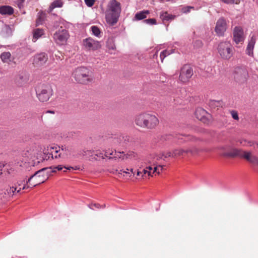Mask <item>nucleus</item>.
Here are the masks:
<instances>
[{"label":"nucleus","mask_w":258,"mask_h":258,"mask_svg":"<svg viewBox=\"0 0 258 258\" xmlns=\"http://www.w3.org/2000/svg\"><path fill=\"white\" fill-rule=\"evenodd\" d=\"M2 35L4 37L10 36L12 34V30L11 28L8 25H5L1 31Z\"/></svg>","instance_id":"obj_29"},{"label":"nucleus","mask_w":258,"mask_h":258,"mask_svg":"<svg viewBox=\"0 0 258 258\" xmlns=\"http://www.w3.org/2000/svg\"><path fill=\"white\" fill-rule=\"evenodd\" d=\"M227 24L226 20L221 17L219 19L216 23L215 28V31L218 36H224L225 32L227 29Z\"/></svg>","instance_id":"obj_12"},{"label":"nucleus","mask_w":258,"mask_h":258,"mask_svg":"<svg viewBox=\"0 0 258 258\" xmlns=\"http://www.w3.org/2000/svg\"><path fill=\"white\" fill-rule=\"evenodd\" d=\"M144 22L147 24L151 25L156 24V20L153 18L145 20Z\"/></svg>","instance_id":"obj_42"},{"label":"nucleus","mask_w":258,"mask_h":258,"mask_svg":"<svg viewBox=\"0 0 258 258\" xmlns=\"http://www.w3.org/2000/svg\"><path fill=\"white\" fill-rule=\"evenodd\" d=\"M41 150H42L41 145L38 144H34L21 153L19 155V160H21L22 163L24 162V165H25L27 162L32 159L33 157H36L37 158L38 152H39Z\"/></svg>","instance_id":"obj_5"},{"label":"nucleus","mask_w":258,"mask_h":258,"mask_svg":"<svg viewBox=\"0 0 258 258\" xmlns=\"http://www.w3.org/2000/svg\"><path fill=\"white\" fill-rule=\"evenodd\" d=\"M193 75L192 68L188 65H184L180 70L179 80L182 82H186Z\"/></svg>","instance_id":"obj_14"},{"label":"nucleus","mask_w":258,"mask_h":258,"mask_svg":"<svg viewBox=\"0 0 258 258\" xmlns=\"http://www.w3.org/2000/svg\"><path fill=\"white\" fill-rule=\"evenodd\" d=\"M64 167H66V166H62V165H58L57 166H55L54 167H53V169L52 170L51 169V170H55V169H57V170H61L63 168H64ZM50 169H51V168H50Z\"/></svg>","instance_id":"obj_51"},{"label":"nucleus","mask_w":258,"mask_h":258,"mask_svg":"<svg viewBox=\"0 0 258 258\" xmlns=\"http://www.w3.org/2000/svg\"><path fill=\"white\" fill-rule=\"evenodd\" d=\"M146 129L152 130L155 128L159 124L157 117L149 112H146Z\"/></svg>","instance_id":"obj_16"},{"label":"nucleus","mask_w":258,"mask_h":258,"mask_svg":"<svg viewBox=\"0 0 258 258\" xmlns=\"http://www.w3.org/2000/svg\"><path fill=\"white\" fill-rule=\"evenodd\" d=\"M82 43L85 49L89 50H96L101 47L100 42L90 37L83 39Z\"/></svg>","instance_id":"obj_13"},{"label":"nucleus","mask_w":258,"mask_h":258,"mask_svg":"<svg viewBox=\"0 0 258 258\" xmlns=\"http://www.w3.org/2000/svg\"><path fill=\"white\" fill-rule=\"evenodd\" d=\"M122 172H123V173H126V174H127V173H129L128 172H127V171H122V170H120V171L118 172V174H121Z\"/></svg>","instance_id":"obj_59"},{"label":"nucleus","mask_w":258,"mask_h":258,"mask_svg":"<svg viewBox=\"0 0 258 258\" xmlns=\"http://www.w3.org/2000/svg\"><path fill=\"white\" fill-rule=\"evenodd\" d=\"M44 30L42 29L37 28L33 31V41L35 42L38 39L44 35Z\"/></svg>","instance_id":"obj_30"},{"label":"nucleus","mask_w":258,"mask_h":258,"mask_svg":"<svg viewBox=\"0 0 258 258\" xmlns=\"http://www.w3.org/2000/svg\"><path fill=\"white\" fill-rule=\"evenodd\" d=\"M217 50L222 58L230 59L233 55V47L229 41H222L218 44Z\"/></svg>","instance_id":"obj_6"},{"label":"nucleus","mask_w":258,"mask_h":258,"mask_svg":"<svg viewBox=\"0 0 258 258\" xmlns=\"http://www.w3.org/2000/svg\"><path fill=\"white\" fill-rule=\"evenodd\" d=\"M69 37L70 35L68 31L61 28L54 33L53 37L56 44L64 45L67 43Z\"/></svg>","instance_id":"obj_9"},{"label":"nucleus","mask_w":258,"mask_h":258,"mask_svg":"<svg viewBox=\"0 0 258 258\" xmlns=\"http://www.w3.org/2000/svg\"><path fill=\"white\" fill-rule=\"evenodd\" d=\"M121 11L120 4L116 0H111L105 12L106 22L112 26L115 24L118 21Z\"/></svg>","instance_id":"obj_1"},{"label":"nucleus","mask_w":258,"mask_h":258,"mask_svg":"<svg viewBox=\"0 0 258 258\" xmlns=\"http://www.w3.org/2000/svg\"><path fill=\"white\" fill-rule=\"evenodd\" d=\"M191 9H194V7L191 6H187L182 8V12L184 13H187L190 11Z\"/></svg>","instance_id":"obj_50"},{"label":"nucleus","mask_w":258,"mask_h":258,"mask_svg":"<svg viewBox=\"0 0 258 258\" xmlns=\"http://www.w3.org/2000/svg\"><path fill=\"white\" fill-rule=\"evenodd\" d=\"M197 42L198 44H201L202 43V42H201L200 41H198Z\"/></svg>","instance_id":"obj_64"},{"label":"nucleus","mask_w":258,"mask_h":258,"mask_svg":"<svg viewBox=\"0 0 258 258\" xmlns=\"http://www.w3.org/2000/svg\"><path fill=\"white\" fill-rule=\"evenodd\" d=\"M85 4L89 7H92L95 2V0H84Z\"/></svg>","instance_id":"obj_47"},{"label":"nucleus","mask_w":258,"mask_h":258,"mask_svg":"<svg viewBox=\"0 0 258 258\" xmlns=\"http://www.w3.org/2000/svg\"><path fill=\"white\" fill-rule=\"evenodd\" d=\"M37 96L41 102L48 101L53 94V90L49 85H43L36 90Z\"/></svg>","instance_id":"obj_8"},{"label":"nucleus","mask_w":258,"mask_h":258,"mask_svg":"<svg viewBox=\"0 0 258 258\" xmlns=\"http://www.w3.org/2000/svg\"><path fill=\"white\" fill-rule=\"evenodd\" d=\"M106 46L109 50H114L116 48L114 41L113 38H109L106 42Z\"/></svg>","instance_id":"obj_35"},{"label":"nucleus","mask_w":258,"mask_h":258,"mask_svg":"<svg viewBox=\"0 0 258 258\" xmlns=\"http://www.w3.org/2000/svg\"><path fill=\"white\" fill-rule=\"evenodd\" d=\"M4 165L0 164V175L2 174V169L4 167Z\"/></svg>","instance_id":"obj_57"},{"label":"nucleus","mask_w":258,"mask_h":258,"mask_svg":"<svg viewBox=\"0 0 258 258\" xmlns=\"http://www.w3.org/2000/svg\"><path fill=\"white\" fill-rule=\"evenodd\" d=\"M48 112L53 113L54 111H48Z\"/></svg>","instance_id":"obj_63"},{"label":"nucleus","mask_w":258,"mask_h":258,"mask_svg":"<svg viewBox=\"0 0 258 258\" xmlns=\"http://www.w3.org/2000/svg\"><path fill=\"white\" fill-rule=\"evenodd\" d=\"M44 20V16L43 15H39L38 18L36 20V25H39L41 24Z\"/></svg>","instance_id":"obj_49"},{"label":"nucleus","mask_w":258,"mask_h":258,"mask_svg":"<svg viewBox=\"0 0 258 258\" xmlns=\"http://www.w3.org/2000/svg\"><path fill=\"white\" fill-rule=\"evenodd\" d=\"M186 150H189L190 151L188 152L187 154H191V155H194L195 154H197L198 152V150L196 148H186Z\"/></svg>","instance_id":"obj_48"},{"label":"nucleus","mask_w":258,"mask_h":258,"mask_svg":"<svg viewBox=\"0 0 258 258\" xmlns=\"http://www.w3.org/2000/svg\"><path fill=\"white\" fill-rule=\"evenodd\" d=\"M95 152L93 153V155H94L95 157H94L95 159H97V158L101 159H105V157L108 158V155H112L113 154V152L111 151V152H109L108 150L104 151L105 154L103 155V153L100 151L99 150L94 149Z\"/></svg>","instance_id":"obj_24"},{"label":"nucleus","mask_w":258,"mask_h":258,"mask_svg":"<svg viewBox=\"0 0 258 258\" xmlns=\"http://www.w3.org/2000/svg\"><path fill=\"white\" fill-rule=\"evenodd\" d=\"M160 17L163 21H165L173 20L175 16L169 14L167 12H164L160 13Z\"/></svg>","instance_id":"obj_33"},{"label":"nucleus","mask_w":258,"mask_h":258,"mask_svg":"<svg viewBox=\"0 0 258 258\" xmlns=\"http://www.w3.org/2000/svg\"><path fill=\"white\" fill-rule=\"evenodd\" d=\"M65 169L66 170H70L71 169H74V170H77V169H79V167H77V166H75V167H71V166H70V167H64Z\"/></svg>","instance_id":"obj_53"},{"label":"nucleus","mask_w":258,"mask_h":258,"mask_svg":"<svg viewBox=\"0 0 258 258\" xmlns=\"http://www.w3.org/2000/svg\"><path fill=\"white\" fill-rule=\"evenodd\" d=\"M143 172H144V174H146V173H148V175H149V176H152V175H151V171H148V170H147V168H146V169H144L143 170Z\"/></svg>","instance_id":"obj_55"},{"label":"nucleus","mask_w":258,"mask_h":258,"mask_svg":"<svg viewBox=\"0 0 258 258\" xmlns=\"http://www.w3.org/2000/svg\"><path fill=\"white\" fill-rule=\"evenodd\" d=\"M221 102L219 101H215V100H212V101H211L210 103H209V105L211 107H218L220 105H221Z\"/></svg>","instance_id":"obj_40"},{"label":"nucleus","mask_w":258,"mask_h":258,"mask_svg":"<svg viewBox=\"0 0 258 258\" xmlns=\"http://www.w3.org/2000/svg\"><path fill=\"white\" fill-rule=\"evenodd\" d=\"M142 174V172L138 171L137 173V176H139V175H140V174Z\"/></svg>","instance_id":"obj_61"},{"label":"nucleus","mask_w":258,"mask_h":258,"mask_svg":"<svg viewBox=\"0 0 258 258\" xmlns=\"http://www.w3.org/2000/svg\"><path fill=\"white\" fill-rule=\"evenodd\" d=\"M73 76L77 82L83 84L92 82L93 79L92 72L85 67L76 69L73 73Z\"/></svg>","instance_id":"obj_3"},{"label":"nucleus","mask_w":258,"mask_h":258,"mask_svg":"<svg viewBox=\"0 0 258 258\" xmlns=\"http://www.w3.org/2000/svg\"><path fill=\"white\" fill-rule=\"evenodd\" d=\"M33 186L29 184V181H28V179L23 184V185L21 187V190L22 189H27L28 188L32 187Z\"/></svg>","instance_id":"obj_44"},{"label":"nucleus","mask_w":258,"mask_h":258,"mask_svg":"<svg viewBox=\"0 0 258 258\" xmlns=\"http://www.w3.org/2000/svg\"><path fill=\"white\" fill-rule=\"evenodd\" d=\"M254 144V143L252 142H248L247 143V146H253Z\"/></svg>","instance_id":"obj_58"},{"label":"nucleus","mask_w":258,"mask_h":258,"mask_svg":"<svg viewBox=\"0 0 258 258\" xmlns=\"http://www.w3.org/2000/svg\"><path fill=\"white\" fill-rule=\"evenodd\" d=\"M26 180V179L19 180L17 182L8 185L0 192L1 199L9 200L19 194L21 191L22 186Z\"/></svg>","instance_id":"obj_2"},{"label":"nucleus","mask_w":258,"mask_h":258,"mask_svg":"<svg viewBox=\"0 0 258 258\" xmlns=\"http://www.w3.org/2000/svg\"><path fill=\"white\" fill-rule=\"evenodd\" d=\"M92 206L95 207L97 208H100L101 207V206L99 204H94L92 205ZM105 207V205H103L102 206V208H104Z\"/></svg>","instance_id":"obj_54"},{"label":"nucleus","mask_w":258,"mask_h":258,"mask_svg":"<svg viewBox=\"0 0 258 258\" xmlns=\"http://www.w3.org/2000/svg\"><path fill=\"white\" fill-rule=\"evenodd\" d=\"M55 170H51L50 168H43L35 172L28 179L29 184L33 187L42 183L45 181L48 178V175L51 172H54Z\"/></svg>","instance_id":"obj_4"},{"label":"nucleus","mask_w":258,"mask_h":258,"mask_svg":"<svg viewBox=\"0 0 258 258\" xmlns=\"http://www.w3.org/2000/svg\"><path fill=\"white\" fill-rule=\"evenodd\" d=\"M169 52L167 50H165L162 51L160 55V59L161 60V61L163 62V59L165 58V57L168 55L169 54Z\"/></svg>","instance_id":"obj_41"},{"label":"nucleus","mask_w":258,"mask_h":258,"mask_svg":"<svg viewBox=\"0 0 258 258\" xmlns=\"http://www.w3.org/2000/svg\"><path fill=\"white\" fill-rule=\"evenodd\" d=\"M150 13L148 10L142 11L137 13L135 16V18L137 20H141L147 17V15Z\"/></svg>","instance_id":"obj_32"},{"label":"nucleus","mask_w":258,"mask_h":258,"mask_svg":"<svg viewBox=\"0 0 258 258\" xmlns=\"http://www.w3.org/2000/svg\"><path fill=\"white\" fill-rule=\"evenodd\" d=\"M233 41L236 44H242L245 38L243 28L240 26H235L232 31Z\"/></svg>","instance_id":"obj_10"},{"label":"nucleus","mask_w":258,"mask_h":258,"mask_svg":"<svg viewBox=\"0 0 258 258\" xmlns=\"http://www.w3.org/2000/svg\"><path fill=\"white\" fill-rule=\"evenodd\" d=\"M109 159H120L121 160H125V152H115V154L113 157L109 156L108 157Z\"/></svg>","instance_id":"obj_34"},{"label":"nucleus","mask_w":258,"mask_h":258,"mask_svg":"<svg viewBox=\"0 0 258 258\" xmlns=\"http://www.w3.org/2000/svg\"><path fill=\"white\" fill-rule=\"evenodd\" d=\"M172 139V135H164L162 136L161 138V140L163 142L166 141H171Z\"/></svg>","instance_id":"obj_45"},{"label":"nucleus","mask_w":258,"mask_h":258,"mask_svg":"<svg viewBox=\"0 0 258 258\" xmlns=\"http://www.w3.org/2000/svg\"><path fill=\"white\" fill-rule=\"evenodd\" d=\"M48 60V55L44 52L35 54L33 57V64L35 67L43 66Z\"/></svg>","instance_id":"obj_17"},{"label":"nucleus","mask_w":258,"mask_h":258,"mask_svg":"<svg viewBox=\"0 0 258 258\" xmlns=\"http://www.w3.org/2000/svg\"><path fill=\"white\" fill-rule=\"evenodd\" d=\"M20 3L22 4L24 2L25 0H17Z\"/></svg>","instance_id":"obj_62"},{"label":"nucleus","mask_w":258,"mask_h":258,"mask_svg":"<svg viewBox=\"0 0 258 258\" xmlns=\"http://www.w3.org/2000/svg\"><path fill=\"white\" fill-rule=\"evenodd\" d=\"M0 58L4 63L8 64H10L14 59V58L12 56L10 52H3L0 55Z\"/></svg>","instance_id":"obj_25"},{"label":"nucleus","mask_w":258,"mask_h":258,"mask_svg":"<svg viewBox=\"0 0 258 258\" xmlns=\"http://www.w3.org/2000/svg\"><path fill=\"white\" fill-rule=\"evenodd\" d=\"M155 167H154V168L153 173L156 172L158 174H160V171H158V166L157 165V164L156 165H155Z\"/></svg>","instance_id":"obj_52"},{"label":"nucleus","mask_w":258,"mask_h":258,"mask_svg":"<svg viewBox=\"0 0 258 258\" xmlns=\"http://www.w3.org/2000/svg\"><path fill=\"white\" fill-rule=\"evenodd\" d=\"M91 30L92 32V33L97 37H99L100 34V29L95 26H93L91 27Z\"/></svg>","instance_id":"obj_38"},{"label":"nucleus","mask_w":258,"mask_h":258,"mask_svg":"<svg viewBox=\"0 0 258 258\" xmlns=\"http://www.w3.org/2000/svg\"><path fill=\"white\" fill-rule=\"evenodd\" d=\"M162 157H164L162 156V153L159 155H150L145 159V163H148L153 165H156V164L157 163V161L162 159Z\"/></svg>","instance_id":"obj_23"},{"label":"nucleus","mask_w":258,"mask_h":258,"mask_svg":"<svg viewBox=\"0 0 258 258\" xmlns=\"http://www.w3.org/2000/svg\"><path fill=\"white\" fill-rule=\"evenodd\" d=\"M137 156V154L133 151H128L126 153H125V159L135 158Z\"/></svg>","instance_id":"obj_37"},{"label":"nucleus","mask_w":258,"mask_h":258,"mask_svg":"<svg viewBox=\"0 0 258 258\" xmlns=\"http://www.w3.org/2000/svg\"><path fill=\"white\" fill-rule=\"evenodd\" d=\"M51 149L52 150H54V152H55V153H56V154L58 153V156L57 155H55L54 157L55 158H57V157H60V155H61L62 152H63V151H64V149L63 148H62L61 150H60V149L57 150V149L55 148V150H54V148L52 147V148H51Z\"/></svg>","instance_id":"obj_43"},{"label":"nucleus","mask_w":258,"mask_h":258,"mask_svg":"<svg viewBox=\"0 0 258 258\" xmlns=\"http://www.w3.org/2000/svg\"><path fill=\"white\" fill-rule=\"evenodd\" d=\"M158 171H160V172L161 171H162V170L163 169V166L159 165L158 166Z\"/></svg>","instance_id":"obj_56"},{"label":"nucleus","mask_w":258,"mask_h":258,"mask_svg":"<svg viewBox=\"0 0 258 258\" xmlns=\"http://www.w3.org/2000/svg\"><path fill=\"white\" fill-rule=\"evenodd\" d=\"M14 13V9L9 6H4L0 7V14L2 15H12Z\"/></svg>","instance_id":"obj_27"},{"label":"nucleus","mask_w":258,"mask_h":258,"mask_svg":"<svg viewBox=\"0 0 258 258\" xmlns=\"http://www.w3.org/2000/svg\"><path fill=\"white\" fill-rule=\"evenodd\" d=\"M124 137L122 136L117 137H111L108 139V142L111 144V145H115L120 144L122 140L124 139Z\"/></svg>","instance_id":"obj_28"},{"label":"nucleus","mask_w":258,"mask_h":258,"mask_svg":"<svg viewBox=\"0 0 258 258\" xmlns=\"http://www.w3.org/2000/svg\"><path fill=\"white\" fill-rule=\"evenodd\" d=\"M189 151V150H186V149L177 148L174 149L172 151L162 152V156H163L164 158L169 157L176 158L183 156L185 154H187V152Z\"/></svg>","instance_id":"obj_11"},{"label":"nucleus","mask_w":258,"mask_h":258,"mask_svg":"<svg viewBox=\"0 0 258 258\" xmlns=\"http://www.w3.org/2000/svg\"><path fill=\"white\" fill-rule=\"evenodd\" d=\"M41 151V150L39 152H38V154H37V159L38 160V163L42 162L45 160H48L50 158H53V151H52L51 153H47L46 151H43L42 154L40 153Z\"/></svg>","instance_id":"obj_22"},{"label":"nucleus","mask_w":258,"mask_h":258,"mask_svg":"<svg viewBox=\"0 0 258 258\" xmlns=\"http://www.w3.org/2000/svg\"><path fill=\"white\" fill-rule=\"evenodd\" d=\"M231 115L233 119L238 120L239 119L238 114L236 111L232 110L230 112Z\"/></svg>","instance_id":"obj_46"},{"label":"nucleus","mask_w":258,"mask_h":258,"mask_svg":"<svg viewBox=\"0 0 258 258\" xmlns=\"http://www.w3.org/2000/svg\"><path fill=\"white\" fill-rule=\"evenodd\" d=\"M28 80L27 74L24 72L20 73L15 78V82L19 86H22L26 84Z\"/></svg>","instance_id":"obj_21"},{"label":"nucleus","mask_w":258,"mask_h":258,"mask_svg":"<svg viewBox=\"0 0 258 258\" xmlns=\"http://www.w3.org/2000/svg\"><path fill=\"white\" fill-rule=\"evenodd\" d=\"M222 2L226 4H236L238 5L240 3V0H220Z\"/></svg>","instance_id":"obj_39"},{"label":"nucleus","mask_w":258,"mask_h":258,"mask_svg":"<svg viewBox=\"0 0 258 258\" xmlns=\"http://www.w3.org/2000/svg\"><path fill=\"white\" fill-rule=\"evenodd\" d=\"M219 153L223 156L229 157H241L242 150L233 148L230 145L221 146L218 148Z\"/></svg>","instance_id":"obj_7"},{"label":"nucleus","mask_w":258,"mask_h":258,"mask_svg":"<svg viewBox=\"0 0 258 258\" xmlns=\"http://www.w3.org/2000/svg\"><path fill=\"white\" fill-rule=\"evenodd\" d=\"M248 77L247 71L244 68H237L234 73V79L237 82L242 83L245 82Z\"/></svg>","instance_id":"obj_15"},{"label":"nucleus","mask_w":258,"mask_h":258,"mask_svg":"<svg viewBox=\"0 0 258 258\" xmlns=\"http://www.w3.org/2000/svg\"><path fill=\"white\" fill-rule=\"evenodd\" d=\"M146 168L147 169V170H149L148 171H150L151 170H152V167L151 166H149L148 167H147Z\"/></svg>","instance_id":"obj_60"},{"label":"nucleus","mask_w":258,"mask_h":258,"mask_svg":"<svg viewBox=\"0 0 258 258\" xmlns=\"http://www.w3.org/2000/svg\"><path fill=\"white\" fill-rule=\"evenodd\" d=\"M63 6V2L61 0H54L50 5L49 8V12H51L52 10L56 8H61Z\"/></svg>","instance_id":"obj_31"},{"label":"nucleus","mask_w":258,"mask_h":258,"mask_svg":"<svg viewBox=\"0 0 258 258\" xmlns=\"http://www.w3.org/2000/svg\"><path fill=\"white\" fill-rule=\"evenodd\" d=\"M146 112L137 114L135 117V124L142 128L146 129Z\"/></svg>","instance_id":"obj_18"},{"label":"nucleus","mask_w":258,"mask_h":258,"mask_svg":"<svg viewBox=\"0 0 258 258\" xmlns=\"http://www.w3.org/2000/svg\"><path fill=\"white\" fill-rule=\"evenodd\" d=\"M207 114V112L202 108H198L195 111L196 117L205 123H208V120L206 116Z\"/></svg>","instance_id":"obj_19"},{"label":"nucleus","mask_w":258,"mask_h":258,"mask_svg":"<svg viewBox=\"0 0 258 258\" xmlns=\"http://www.w3.org/2000/svg\"><path fill=\"white\" fill-rule=\"evenodd\" d=\"M94 152H95L94 150H87L85 149L80 150L79 154L83 156H93V153Z\"/></svg>","instance_id":"obj_36"},{"label":"nucleus","mask_w":258,"mask_h":258,"mask_svg":"<svg viewBox=\"0 0 258 258\" xmlns=\"http://www.w3.org/2000/svg\"><path fill=\"white\" fill-rule=\"evenodd\" d=\"M255 43V38L253 36H252L249 40L246 49V53L249 56L253 55V50L254 48Z\"/></svg>","instance_id":"obj_26"},{"label":"nucleus","mask_w":258,"mask_h":258,"mask_svg":"<svg viewBox=\"0 0 258 258\" xmlns=\"http://www.w3.org/2000/svg\"><path fill=\"white\" fill-rule=\"evenodd\" d=\"M240 158L246 159L251 163L258 165V158L256 156H253L250 152L243 150Z\"/></svg>","instance_id":"obj_20"}]
</instances>
